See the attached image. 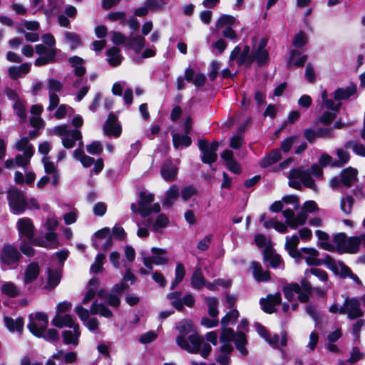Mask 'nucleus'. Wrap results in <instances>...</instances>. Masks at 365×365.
Returning a JSON list of instances; mask_svg holds the SVG:
<instances>
[{"mask_svg":"<svg viewBox=\"0 0 365 365\" xmlns=\"http://www.w3.org/2000/svg\"><path fill=\"white\" fill-rule=\"evenodd\" d=\"M176 329L179 332V335L176 338L177 344L181 349L191 354L198 353L203 336L195 332L192 322L182 320L177 324Z\"/></svg>","mask_w":365,"mask_h":365,"instance_id":"obj_1","label":"nucleus"},{"mask_svg":"<svg viewBox=\"0 0 365 365\" xmlns=\"http://www.w3.org/2000/svg\"><path fill=\"white\" fill-rule=\"evenodd\" d=\"M287 178L289 179L288 184L292 188L301 190L304 186L314 191L317 190L314 180L310 175L309 169L305 168L304 166L291 170Z\"/></svg>","mask_w":365,"mask_h":365,"instance_id":"obj_2","label":"nucleus"},{"mask_svg":"<svg viewBox=\"0 0 365 365\" xmlns=\"http://www.w3.org/2000/svg\"><path fill=\"white\" fill-rule=\"evenodd\" d=\"M284 297L289 301L294 299V295L298 294V299L303 303L307 302L312 294L311 284L304 279L300 284L291 283L283 287Z\"/></svg>","mask_w":365,"mask_h":365,"instance_id":"obj_3","label":"nucleus"},{"mask_svg":"<svg viewBox=\"0 0 365 365\" xmlns=\"http://www.w3.org/2000/svg\"><path fill=\"white\" fill-rule=\"evenodd\" d=\"M239 24L240 22L235 17L222 14L216 21L215 26L217 30H222L221 34L224 38L229 39L232 43H236L239 41V37L234 28Z\"/></svg>","mask_w":365,"mask_h":365,"instance_id":"obj_4","label":"nucleus"},{"mask_svg":"<svg viewBox=\"0 0 365 365\" xmlns=\"http://www.w3.org/2000/svg\"><path fill=\"white\" fill-rule=\"evenodd\" d=\"M154 196L153 194L141 192L138 207L135 203H132L131 210L135 213L140 214L143 217H146L152 212L158 213L160 210V207L158 204H152Z\"/></svg>","mask_w":365,"mask_h":365,"instance_id":"obj_5","label":"nucleus"},{"mask_svg":"<svg viewBox=\"0 0 365 365\" xmlns=\"http://www.w3.org/2000/svg\"><path fill=\"white\" fill-rule=\"evenodd\" d=\"M21 257L18 249L10 244H5L0 252V262L2 270L15 269Z\"/></svg>","mask_w":365,"mask_h":365,"instance_id":"obj_6","label":"nucleus"},{"mask_svg":"<svg viewBox=\"0 0 365 365\" xmlns=\"http://www.w3.org/2000/svg\"><path fill=\"white\" fill-rule=\"evenodd\" d=\"M48 325V315L44 312L30 314L27 327L34 336L41 338Z\"/></svg>","mask_w":365,"mask_h":365,"instance_id":"obj_7","label":"nucleus"},{"mask_svg":"<svg viewBox=\"0 0 365 365\" xmlns=\"http://www.w3.org/2000/svg\"><path fill=\"white\" fill-rule=\"evenodd\" d=\"M9 205L12 213L20 215L27 208L24 193L17 189H11L7 193Z\"/></svg>","mask_w":365,"mask_h":365,"instance_id":"obj_8","label":"nucleus"},{"mask_svg":"<svg viewBox=\"0 0 365 365\" xmlns=\"http://www.w3.org/2000/svg\"><path fill=\"white\" fill-rule=\"evenodd\" d=\"M219 143L217 141H213L212 143H209L208 141L205 140L198 141L199 149L202 153L201 159L204 163L210 165L217 160V155L216 152Z\"/></svg>","mask_w":365,"mask_h":365,"instance_id":"obj_9","label":"nucleus"},{"mask_svg":"<svg viewBox=\"0 0 365 365\" xmlns=\"http://www.w3.org/2000/svg\"><path fill=\"white\" fill-rule=\"evenodd\" d=\"M63 84L57 79L50 78L48 81V96H49V105L47 107L48 111L56 109L59 105V97L56 94L61 91Z\"/></svg>","mask_w":365,"mask_h":365,"instance_id":"obj_10","label":"nucleus"},{"mask_svg":"<svg viewBox=\"0 0 365 365\" xmlns=\"http://www.w3.org/2000/svg\"><path fill=\"white\" fill-rule=\"evenodd\" d=\"M151 252L153 256L143 258V264L146 267L152 269L153 264L163 265L168 262V259L165 257L167 253L165 250L153 247Z\"/></svg>","mask_w":365,"mask_h":365,"instance_id":"obj_11","label":"nucleus"},{"mask_svg":"<svg viewBox=\"0 0 365 365\" xmlns=\"http://www.w3.org/2000/svg\"><path fill=\"white\" fill-rule=\"evenodd\" d=\"M282 302V297L279 292L269 294L265 298L259 299V304L262 309L267 314H272L277 312L276 307Z\"/></svg>","mask_w":365,"mask_h":365,"instance_id":"obj_12","label":"nucleus"},{"mask_svg":"<svg viewBox=\"0 0 365 365\" xmlns=\"http://www.w3.org/2000/svg\"><path fill=\"white\" fill-rule=\"evenodd\" d=\"M267 44V40L264 38L260 39L257 47H253L252 51L254 61H256L258 66H261L266 63L269 59V53L265 49Z\"/></svg>","mask_w":365,"mask_h":365,"instance_id":"obj_13","label":"nucleus"},{"mask_svg":"<svg viewBox=\"0 0 365 365\" xmlns=\"http://www.w3.org/2000/svg\"><path fill=\"white\" fill-rule=\"evenodd\" d=\"M116 121V116L113 113H110L103 128L104 134L115 138H118L120 135L122 128Z\"/></svg>","mask_w":365,"mask_h":365,"instance_id":"obj_14","label":"nucleus"},{"mask_svg":"<svg viewBox=\"0 0 365 365\" xmlns=\"http://www.w3.org/2000/svg\"><path fill=\"white\" fill-rule=\"evenodd\" d=\"M178 168L171 160H166L162 165L160 175L167 182L175 181L177 178Z\"/></svg>","mask_w":365,"mask_h":365,"instance_id":"obj_15","label":"nucleus"},{"mask_svg":"<svg viewBox=\"0 0 365 365\" xmlns=\"http://www.w3.org/2000/svg\"><path fill=\"white\" fill-rule=\"evenodd\" d=\"M230 61H236L238 66L245 65L247 66H250L254 62L252 53L245 54V53L242 51L240 46H236L232 51L230 56Z\"/></svg>","mask_w":365,"mask_h":365,"instance_id":"obj_16","label":"nucleus"},{"mask_svg":"<svg viewBox=\"0 0 365 365\" xmlns=\"http://www.w3.org/2000/svg\"><path fill=\"white\" fill-rule=\"evenodd\" d=\"M344 307L347 308V317L350 319H355L364 315V312L360 307V302L356 298L346 299Z\"/></svg>","mask_w":365,"mask_h":365,"instance_id":"obj_17","label":"nucleus"},{"mask_svg":"<svg viewBox=\"0 0 365 365\" xmlns=\"http://www.w3.org/2000/svg\"><path fill=\"white\" fill-rule=\"evenodd\" d=\"M17 227L19 234L26 237L28 240H32L34 236V225L31 219L21 218L18 220Z\"/></svg>","mask_w":365,"mask_h":365,"instance_id":"obj_18","label":"nucleus"},{"mask_svg":"<svg viewBox=\"0 0 365 365\" xmlns=\"http://www.w3.org/2000/svg\"><path fill=\"white\" fill-rule=\"evenodd\" d=\"M51 324L58 328H72L75 325H78V324L76 323L75 319L71 315L67 314H57L51 320Z\"/></svg>","mask_w":365,"mask_h":365,"instance_id":"obj_19","label":"nucleus"},{"mask_svg":"<svg viewBox=\"0 0 365 365\" xmlns=\"http://www.w3.org/2000/svg\"><path fill=\"white\" fill-rule=\"evenodd\" d=\"M40 274V267L36 262L28 264L24 272V284L27 285L35 281Z\"/></svg>","mask_w":365,"mask_h":365,"instance_id":"obj_20","label":"nucleus"},{"mask_svg":"<svg viewBox=\"0 0 365 365\" xmlns=\"http://www.w3.org/2000/svg\"><path fill=\"white\" fill-rule=\"evenodd\" d=\"M143 223L145 227L152 228L153 231L157 232L168 226L169 219L165 215L160 214L155 220L152 218H148L145 220Z\"/></svg>","mask_w":365,"mask_h":365,"instance_id":"obj_21","label":"nucleus"},{"mask_svg":"<svg viewBox=\"0 0 365 365\" xmlns=\"http://www.w3.org/2000/svg\"><path fill=\"white\" fill-rule=\"evenodd\" d=\"M264 261L269 262L272 268H283L281 257L279 255L273 252L270 247H267L263 250Z\"/></svg>","mask_w":365,"mask_h":365,"instance_id":"obj_22","label":"nucleus"},{"mask_svg":"<svg viewBox=\"0 0 365 365\" xmlns=\"http://www.w3.org/2000/svg\"><path fill=\"white\" fill-rule=\"evenodd\" d=\"M72 328L73 330H65L62 332L63 341L65 344H72L76 346L78 344L81 331L79 325H75Z\"/></svg>","mask_w":365,"mask_h":365,"instance_id":"obj_23","label":"nucleus"},{"mask_svg":"<svg viewBox=\"0 0 365 365\" xmlns=\"http://www.w3.org/2000/svg\"><path fill=\"white\" fill-rule=\"evenodd\" d=\"M222 158L226 162V165L229 170L235 174L241 173L240 165L235 160L233 152L230 150H225L221 154Z\"/></svg>","mask_w":365,"mask_h":365,"instance_id":"obj_24","label":"nucleus"},{"mask_svg":"<svg viewBox=\"0 0 365 365\" xmlns=\"http://www.w3.org/2000/svg\"><path fill=\"white\" fill-rule=\"evenodd\" d=\"M358 170L352 167L343 169L340 173L342 185L350 187L357 180Z\"/></svg>","mask_w":365,"mask_h":365,"instance_id":"obj_25","label":"nucleus"},{"mask_svg":"<svg viewBox=\"0 0 365 365\" xmlns=\"http://www.w3.org/2000/svg\"><path fill=\"white\" fill-rule=\"evenodd\" d=\"M34 244L50 249L56 248L58 246L57 235L56 233L49 232L46 234L44 238H36Z\"/></svg>","mask_w":365,"mask_h":365,"instance_id":"obj_26","label":"nucleus"},{"mask_svg":"<svg viewBox=\"0 0 365 365\" xmlns=\"http://www.w3.org/2000/svg\"><path fill=\"white\" fill-rule=\"evenodd\" d=\"M13 148L19 152L33 156L34 154V147L29 142L27 137H22L16 140L14 144Z\"/></svg>","mask_w":365,"mask_h":365,"instance_id":"obj_27","label":"nucleus"},{"mask_svg":"<svg viewBox=\"0 0 365 365\" xmlns=\"http://www.w3.org/2000/svg\"><path fill=\"white\" fill-rule=\"evenodd\" d=\"M255 279L259 282H266L270 279L269 272L264 271L261 264L257 262H252L250 265Z\"/></svg>","mask_w":365,"mask_h":365,"instance_id":"obj_28","label":"nucleus"},{"mask_svg":"<svg viewBox=\"0 0 365 365\" xmlns=\"http://www.w3.org/2000/svg\"><path fill=\"white\" fill-rule=\"evenodd\" d=\"M107 61L112 66H119L123 59V56L120 54V50L118 47L113 46L106 51Z\"/></svg>","mask_w":365,"mask_h":365,"instance_id":"obj_29","label":"nucleus"},{"mask_svg":"<svg viewBox=\"0 0 365 365\" xmlns=\"http://www.w3.org/2000/svg\"><path fill=\"white\" fill-rule=\"evenodd\" d=\"M81 133L78 130H72L63 137L62 143L66 149H70L73 148L76 142L81 140Z\"/></svg>","mask_w":365,"mask_h":365,"instance_id":"obj_30","label":"nucleus"},{"mask_svg":"<svg viewBox=\"0 0 365 365\" xmlns=\"http://www.w3.org/2000/svg\"><path fill=\"white\" fill-rule=\"evenodd\" d=\"M4 321L5 326L10 331L22 332L24 324V319L22 317H18L14 319L9 317H4Z\"/></svg>","mask_w":365,"mask_h":365,"instance_id":"obj_31","label":"nucleus"},{"mask_svg":"<svg viewBox=\"0 0 365 365\" xmlns=\"http://www.w3.org/2000/svg\"><path fill=\"white\" fill-rule=\"evenodd\" d=\"M30 63H24L19 66H11L8 69V74L11 79H17L22 74H26L31 69Z\"/></svg>","mask_w":365,"mask_h":365,"instance_id":"obj_32","label":"nucleus"},{"mask_svg":"<svg viewBox=\"0 0 365 365\" xmlns=\"http://www.w3.org/2000/svg\"><path fill=\"white\" fill-rule=\"evenodd\" d=\"M91 314L93 315L100 314L106 318H110L113 316L112 312L103 303L94 300L91 306Z\"/></svg>","mask_w":365,"mask_h":365,"instance_id":"obj_33","label":"nucleus"},{"mask_svg":"<svg viewBox=\"0 0 365 365\" xmlns=\"http://www.w3.org/2000/svg\"><path fill=\"white\" fill-rule=\"evenodd\" d=\"M347 149L348 148H345L344 145L343 148H339L335 150L334 153L337 157V159L335 160L336 167H343L349 162L351 155Z\"/></svg>","mask_w":365,"mask_h":365,"instance_id":"obj_34","label":"nucleus"},{"mask_svg":"<svg viewBox=\"0 0 365 365\" xmlns=\"http://www.w3.org/2000/svg\"><path fill=\"white\" fill-rule=\"evenodd\" d=\"M48 278L46 285L45 286V289H54L60 282L61 280V273L58 269H48L47 270Z\"/></svg>","mask_w":365,"mask_h":365,"instance_id":"obj_35","label":"nucleus"},{"mask_svg":"<svg viewBox=\"0 0 365 365\" xmlns=\"http://www.w3.org/2000/svg\"><path fill=\"white\" fill-rule=\"evenodd\" d=\"M315 235L318 238V245L327 251H334V246L329 241V236L327 233L322 231L317 230Z\"/></svg>","mask_w":365,"mask_h":365,"instance_id":"obj_36","label":"nucleus"},{"mask_svg":"<svg viewBox=\"0 0 365 365\" xmlns=\"http://www.w3.org/2000/svg\"><path fill=\"white\" fill-rule=\"evenodd\" d=\"M282 158L279 150H273L269 155L264 156L260 160V166L262 168H267L276 163Z\"/></svg>","mask_w":365,"mask_h":365,"instance_id":"obj_37","label":"nucleus"},{"mask_svg":"<svg viewBox=\"0 0 365 365\" xmlns=\"http://www.w3.org/2000/svg\"><path fill=\"white\" fill-rule=\"evenodd\" d=\"M179 196V188L176 185H172L166 192L165 199L163 201V205L165 207H171L173 202Z\"/></svg>","mask_w":365,"mask_h":365,"instance_id":"obj_38","label":"nucleus"},{"mask_svg":"<svg viewBox=\"0 0 365 365\" xmlns=\"http://www.w3.org/2000/svg\"><path fill=\"white\" fill-rule=\"evenodd\" d=\"M64 42L69 45L71 50L73 51L81 46V39L78 34L74 32L66 31L63 34Z\"/></svg>","mask_w":365,"mask_h":365,"instance_id":"obj_39","label":"nucleus"},{"mask_svg":"<svg viewBox=\"0 0 365 365\" xmlns=\"http://www.w3.org/2000/svg\"><path fill=\"white\" fill-rule=\"evenodd\" d=\"M205 282L201 268H196L190 279L191 286L194 289H200L205 285Z\"/></svg>","mask_w":365,"mask_h":365,"instance_id":"obj_40","label":"nucleus"},{"mask_svg":"<svg viewBox=\"0 0 365 365\" xmlns=\"http://www.w3.org/2000/svg\"><path fill=\"white\" fill-rule=\"evenodd\" d=\"M72 67L74 68V74L77 77H83L86 73V68L83 66L84 60L78 56H72L68 59Z\"/></svg>","mask_w":365,"mask_h":365,"instance_id":"obj_41","label":"nucleus"},{"mask_svg":"<svg viewBox=\"0 0 365 365\" xmlns=\"http://www.w3.org/2000/svg\"><path fill=\"white\" fill-rule=\"evenodd\" d=\"M307 58V55H302L299 52L293 50L290 53V60L288 63V66L302 67L304 65Z\"/></svg>","mask_w":365,"mask_h":365,"instance_id":"obj_42","label":"nucleus"},{"mask_svg":"<svg viewBox=\"0 0 365 365\" xmlns=\"http://www.w3.org/2000/svg\"><path fill=\"white\" fill-rule=\"evenodd\" d=\"M98 295L100 298L106 300L107 303L113 307H118L120 304V296L112 291L110 293H106L104 291H99L98 292Z\"/></svg>","mask_w":365,"mask_h":365,"instance_id":"obj_43","label":"nucleus"},{"mask_svg":"<svg viewBox=\"0 0 365 365\" xmlns=\"http://www.w3.org/2000/svg\"><path fill=\"white\" fill-rule=\"evenodd\" d=\"M345 148H350L359 156L365 157V145L356 140H350L344 143Z\"/></svg>","mask_w":365,"mask_h":365,"instance_id":"obj_44","label":"nucleus"},{"mask_svg":"<svg viewBox=\"0 0 365 365\" xmlns=\"http://www.w3.org/2000/svg\"><path fill=\"white\" fill-rule=\"evenodd\" d=\"M145 38L141 36H130L128 45L137 53H139L145 46Z\"/></svg>","mask_w":365,"mask_h":365,"instance_id":"obj_45","label":"nucleus"},{"mask_svg":"<svg viewBox=\"0 0 365 365\" xmlns=\"http://www.w3.org/2000/svg\"><path fill=\"white\" fill-rule=\"evenodd\" d=\"M356 87L354 85L345 88H338L334 93V98L336 101L346 100L355 93Z\"/></svg>","mask_w":365,"mask_h":365,"instance_id":"obj_46","label":"nucleus"},{"mask_svg":"<svg viewBox=\"0 0 365 365\" xmlns=\"http://www.w3.org/2000/svg\"><path fill=\"white\" fill-rule=\"evenodd\" d=\"M26 105V102L24 99L18 101L13 104L14 113L20 118L21 122H25L27 118Z\"/></svg>","mask_w":365,"mask_h":365,"instance_id":"obj_47","label":"nucleus"},{"mask_svg":"<svg viewBox=\"0 0 365 365\" xmlns=\"http://www.w3.org/2000/svg\"><path fill=\"white\" fill-rule=\"evenodd\" d=\"M73 157L79 160L85 168L91 167L95 162L93 158L86 155L81 149L75 150L73 151Z\"/></svg>","mask_w":365,"mask_h":365,"instance_id":"obj_48","label":"nucleus"},{"mask_svg":"<svg viewBox=\"0 0 365 365\" xmlns=\"http://www.w3.org/2000/svg\"><path fill=\"white\" fill-rule=\"evenodd\" d=\"M57 54V49L52 48L48 56H41L36 59L34 65L36 66H42L48 63H54L56 61V56Z\"/></svg>","mask_w":365,"mask_h":365,"instance_id":"obj_49","label":"nucleus"},{"mask_svg":"<svg viewBox=\"0 0 365 365\" xmlns=\"http://www.w3.org/2000/svg\"><path fill=\"white\" fill-rule=\"evenodd\" d=\"M111 237L110 233V229L108 227H104L95 233V239L93 242V245L96 250H98L101 246V240Z\"/></svg>","mask_w":365,"mask_h":365,"instance_id":"obj_50","label":"nucleus"},{"mask_svg":"<svg viewBox=\"0 0 365 365\" xmlns=\"http://www.w3.org/2000/svg\"><path fill=\"white\" fill-rule=\"evenodd\" d=\"M347 237L344 233H339L334 236L332 245L334 246V250L340 253H344L346 243Z\"/></svg>","mask_w":365,"mask_h":365,"instance_id":"obj_51","label":"nucleus"},{"mask_svg":"<svg viewBox=\"0 0 365 365\" xmlns=\"http://www.w3.org/2000/svg\"><path fill=\"white\" fill-rule=\"evenodd\" d=\"M1 292L10 297H17L20 294L19 287L11 282H4L1 286Z\"/></svg>","mask_w":365,"mask_h":365,"instance_id":"obj_52","label":"nucleus"},{"mask_svg":"<svg viewBox=\"0 0 365 365\" xmlns=\"http://www.w3.org/2000/svg\"><path fill=\"white\" fill-rule=\"evenodd\" d=\"M205 301L208 307V314L212 318L217 317L219 311L217 306L219 304L218 299L213 297H207L205 298Z\"/></svg>","mask_w":365,"mask_h":365,"instance_id":"obj_53","label":"nucleus"},{"mask_svg":"<svg viewBox=\"0 0 365 365\" xmlns=\"http://www.w3.org/2000/svg\"><path fill=\"white\" fill-rule=\"evenodd\" d=\"M329 267L333 269H336L337 271L339 270L340 272L341 276L343 278L349 277L352 272V271L348 266H346L344 263L340 261L335 262L334 260H331L330 262Z\"/></svg>","mask_w":365,"mask_h":365,"instance_id":"obj_54","label":"nucleus"},{"mask_svg":"<svg viewBox=\"0 0 365 365\" xmlns=\"http://www.w3.org/2000/svg\"><path fill=\"white\" fill-rule=\"evenodd\" d=\"M173 143L175 148L180 146L188 147L191 143V138L187 135L174 133L173 135Z\"/></svg>","mask_w":365,"mask_h":365,"instance_id":"obj_55","label":"nucleus"},{"mask_svg":"<svg viewBox=\"0 0 365 365\" xmlns=\"http://www.w3.org/2000/svg\"><path fill=\"white\" fill-rule=\"evenodd\" d=\"M360 242L358 236L347 237L344 252L356 253L359 251Z\"/></svg>","mask_w":365,"mask_h":365,"instance_id":"obj_56","label":"nucleus"},{"mask_svg":"<svg viewBox=\"0 0 365 365\" xmlns=\"http://www.w3.org/2000/svg\"><path fill=\"white\" fill-rule=\"evenodd\" d=\"M56 108L57 109L54 113V117L58 120L66 118L67 115H71L74 113L73 109L66 104H61Z\"/></svg>","mask_w":365,"mask_h":365,"instance_id":"obj_57","label":"nucleus"},{"mask_svg":"<svg viewBox=\"0 0 365 365\" xmlns=\"http://www.w3.org/2000/svg\"><path fill=\"white\" fill-rule=\"evenodd\" d=\"M235 344L236 346L237 349L242 354L246 355L247 354V351L245 349V344H246V337L243 332L238 331L236 337L234 339Z\"/></svg>","mask_w":365,"mask_h":365,"instance_id":"obj_58","label":"nucleus"},{"mask_svg":"<svg viewBox=\"0 0 365 365\" xmlns=\"http://www.w3.org/2000/svg\"><path fill=\"white\" fill-rule=\"evenodd\" d=\"M239 317V312L237 309H232L226 314L221 319L222 327H227L230 324L235 323Z\"/></svg>","mask_w":365,"mask_h":365,"instance_id":"obj_59","label":"nucleus"},{"mask_svg":"<svg viewBox=\"0 0 365 365\" xmlns=\"http://www.w3.org/2000/svg\"><path fill=\"white\" fill-rule=\"evenodd\" d=\"M354 199L351 196L347 195L341 200L340 208L341 210L346 215H349L351 212L352 207L354 205Z\"/></svg>","mask_w":365,"mask_h":365,"instance_id":"obj_60","label":"nucleus"},{"mask_svg":"<svg viewBox=\"0 0 365 365\" xmlns=\"http://www.w3.org/2000/svg\"><path fill=\"white\" fill-rule=\"evenodd\" d=\"M31 155H29L26 154H17L15 156V163L17 167H21L24 169V171H26L28 165L30 164Z\"/></svg>","mask_w":365,"mask_h":365,"instance_id":"obj_61","label":"nucleus"},{"mask_svg":"<svg viewBox=\"0 0 365 365\" xmlns=\"http://www.w3.org/2000/svg\"><path fill=\"white\" fill-rule=\"evenodd\" d=\"M309 274H312L317 277L319 280L322 282H327L328 281V274L327 272L324 270L319 268H311L309 269H306L304 272L305 276L307 277Z\"/></svg>","mask_w":365,"mask_h":365,"instance_id":"obj_62","label":"nucleus"},{"mask_svg":"<svg viewBox=\"0 0 365 365\" xmlns=\"http://www.w3.org/2000/svg\"><path fill=\"white\" fill-rule=\"evenodd\" d=\"M307 219V214L303 210L294 215V222H291V228L297 229L298 226L304 225Z\"/></svg>","mask_w":365,"mask_h":365,"instance_id":"obj_63","label":"nucleus"},{"mask_svg":"<svg viewBox=\"0 0 365 365\" xmlns=\"http://www.w3.org/2000/svg\"><path fill=\"white\" fill-rule=\"evenodd\" d=\"M106 258L105 255L99 253L95 258V262L91 266V271L93 273H97L103 269V261Z\"/></svg>","mask_w":365,"mask_h":365,"instance_id":"obj_64","label":"nucleus"}]
</instances>
